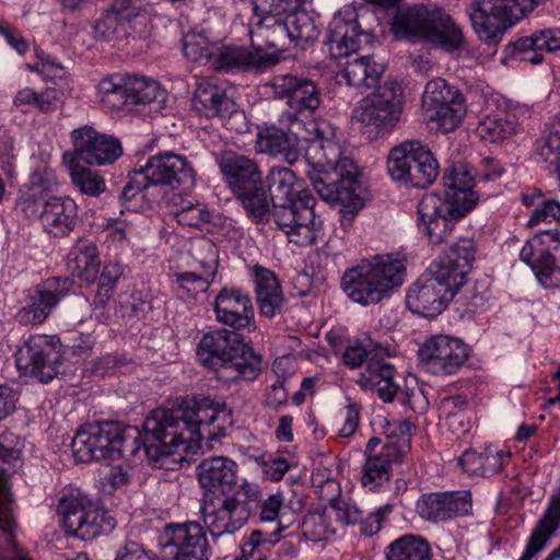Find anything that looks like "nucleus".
Instances as JSON below:
<instances>
[{
	"label": "nucleus",
	"instance_id": "nucleus-46",
	"mask_svg": "<svg viewBox=\"0 0 560 560\" xmlns=\"http://www.w3.org/2000/svg\"><path fill=\"white\" fill-rule=\"evenodd\" d=\"M122 275L124 267L120 264L109 262L103 267L96 279L97 289L93 299L95 308H105Z\"/></svg>",
	"mask_w": 560,
	"mask_h": 560
},
{
	"label": "nucleus",
	"instance_id": "nucleus-42",
	"mask_svg": "<svg viewBox=\"0 0 560 560\" xmlns=\"http://www.w3.org/2000/svg\"><path fill=\"white\" fill-rule=\"evenodd\" d=\"M405 450L398 441L387 436L384 441L380 438H371L365 447L366 460L386 468L392 474L394 465L402 462Z\"/></svg>",
	"mask_w": 560,
	"mask_h": 560
},
{
	"label": "nucleus",
	"instance_id": "nucleus-43",
	"mask_svg": "<svg viewBox=\"0 0 560 560\" xmlns=\"http://www.w3.org/2000/svg\"><path fill=\"white\" fill-rule=\"evenodd\" d=\"M128 105L145 106L163 101L160 84L151 79L127 75Z\"/></svg>",
	"mask_w": 560,
	"mask_h": 560
},
{
	"label": "nucleus",
	"instance_id": "nucleus-8",
	"mask_svg": "<svg viewBox=\"0 0 560 560\" xmlns=\"http://www.w3.org/2000/svg\"><path fill=\"white\" fill-rule=\"evenodd\" d=\"M144 429V423L142 424ZM129 430L124 429L118 422H94L82 425L75 433L71 447L77 462L90 463L101 459H120L126 452L135 455L139 450L138 442L144 446L142 433L132 438L130 445H127ZM145 451V447H143Z\"/></svg>",
	"mask_w": 560,
	"mask_h": 560
},
{
	"label": "nucleus",
	"instance_id": "nucleus-21",
	"mask_svg": "<svg viewBox=\"0 0 560 560\" xmlns=\"http://www.w3.org/2000/svg\"><path fill=\"white\" fill-rule=\"evenodd\" d=\"M469 211L444 202L436 195L424 196L418 203V215L425 229L429 241L433 245L448 242L452 237L455 222Z\"/></svg>",
	"mask_w": 560,
	"mask_h": 560
},
{
	"label": "nucleus",
	"instance_id": "nucleus-16",
	"mask_svg": "<svg viewBox=\"0 0 560 560\" xmlns=\"http://www.w3.org/2000/svg\"><path fill=\"white\" fill-rule=\"evenodd\" d=\"M475 254V242L471 238H460L443 250L424 273L454 298L467 281Z\"/></svg>",
	"mask_w": 560,
	"mask_h": 560
},
{
	"label": "nucleus",
	"instance_id": "nucleus-45",
	"mask_svg": "<svg viewBox=\"0 0 560 560\" xmlns=\"http://www.w3.org/2000/svg\"><path fill=\"white\" fill-rule=\"evenodd\" d=\"M283 25L288 30L289 42L295 45L313 42L317 37V30L312 18L303 10H295L285 15Z\"/></svg>",
	"mask_w": 560,
	"mask_h": 560
},
{
	"label": "nucleus",
	"instance_id": "nucleus-57",
	"mask_svg": "<svg viewBox=\"0 0 560 560\" xmlns=\"http://www.w3.org/2000/svg\"><path fill=\"white\" fill-rule=\"evenodd\" d=\"M174 277L179 287L192 296L206 292L213 278V276H207L205 271L200 270L176 272Z\"/></svg>",
	"mask_w": 560,
	"mask_h": 560
},
{
	"label": "nucleus",
	"instance_id": "nucleus-17",
	"mask_svg": "<svg viewBox=\"0 0 560 560\" xmlns=\"http://www.w3.org/2000/svg\"><path fill=\"white\" fill-rule=\"evenodd\" d=\"M423 368L438 376L453 375L466 363L469 351L460 339L436 335L427 340L419 349Z\"/></svg>",
	"mask_w": 560,
	"mask_h": 560
},
{
	"label": "nucleus",
	"instance_id": "nucleus-51",
	"mask_svg": "<svg viewBox=\"0 0 560 560\" xmlns=\"http://www.w3.org/2000/svg\"><path fill=\"white\" fill-rule=\"evenodd\" d=\"M299 528L306 540L315 542L326 540L335 534L326 514L318 512L307 513L298 525Z\"/></svg>",
	"mask_w": 560,
	"mask_h": 560
},
{
	"label": "nucleus",
	"instance_id": "nucleus-50",
	"mask_svg": "<svg viewBox=\"0 0 560 560\" xmlns=\"http://www.w3.org/2000/svg\"><path fill=\"white\" fill-rule=\"evenodd\" d=\"M462 96V93L448 85L444 79L438 78L427 83L422 102L428 112L433 110L438 106L452 103L453 100Z\"/></svg>",
	"mask_w": 560,
	"mask_h": 560
},
{
	"label": "nucleus",
	"instance_id": "nucleus-18",
	"mask_svg": "<svg viewBox=\"0 0 560 560\" xmlns=\"http://www.w3.org/2000/svg\"><path fill=\"white\" fill-rule=\"evenodd\" d=\"M70 136L73 153H65V160L69 158L89 165H106L114 163L122 154V147L117 138L98 132L92 126L77 128Z\"/></svg>",
	"mask_w": 560,
	"mask_h": 560
},
{
	"label": "nucleus",
	"instance_id": "nucleus-11",
	"mask_svg": "<svg viewBox=\"0 0 560 560\" xmlns=\"http://www.w3.org/2000/svg\"><path fill=\"white\" fill-rule=\"evenodd\" d=\"M547 0H477L469 14L480 40L495 46L505 32Z\"/></svg>",
	"mask_w": 560,
	"mask_h": 560
},
{
	"label": "nucleus",
	"instance_id": "nucleus-59",
	"mask_svg": "<svg viewBox=\"0 0 560 560\" xmlns=\"http://www.w3.org/2000/svg\"><path fill=\"white\" fill-rule=\"evenodd\" d=\"M132 368V361L125 355L108 353L100 358L94 364V373L98 376H106L116 372L128 371Z\"/></svg>",
	"mask_w": 560,
	"mask_h": 560
},
{
	"label": "nucleus",
	"instance_id": "nucleus-13",
	"mask_svg": "<svg viewBox=\"0 0 560 560\" xmlns=\"http://www.w3.org/2000/svg\"><path fill=\"white\" fill-rule=\"evenodd\" d=\"M402 89L396 81L378 84L364 96L354 108L355 119L375 137L388 135L396 127L402 114Z\"/></svg>",
	"mask_w": 560,
	"mask_h": 560
},
{
	"label": "nucleus",
	"instance_id": "nucleus-36",
	"mask_svg": "<svg viewBox=\"0 0 560 560\" xmlns=\"http://www.w3.org/2000/svg\"><path fill=\"white\" fill-rule=\"evenodd\" d=\"M384 72V66L370 55L354 57L343 65L338 78L360 93L375 88Z\"/></svg>",
	"mask_w": 560,
	"mask_h": 560
},
{
	"label": "nucleus",
	"instance_id": "nucleus-47",
	"mask_svg": "<svg viewBox=\"0 0 560 560\" xmlns=\"http://www.w3.org/2000/svg\"><path fill=\"white\" fill-rule=\"evenodd\" d=\"M69 170L73 185L82 194L96 197L105 190L106 185L103 177L98 173L80 165L79 161L69 159Z\"/></svg>",
	"mask_w": 560,
	"mask_h": 560
},
{
	"label": "nucleus",
	"instance_id": "nucleus-25",
	"mask_svg": "<svg viewBox=\"0 0 560 560\" xmlns=\"http://www.w3.org/2000/svg\"><path fill=\"white\" fill-rule=\"evenodd\" d=\"M249 36L253 50L266 55L268 59L262 61V68L276 65L279 52L288 48V30L282 19L254 15L250 21Z\"/></svg>",
	"mask_w": 560,
	"mask_h": 560
},
{
	"label": "nucleus",
	"instance_id": "nucleus-49",
	"mask_svg": "<svg viewBox=\"0 0 560 560\" xmlns=\"http://www.w3.org/2000/svg\"><path fill=\"white\" fill-rule=\"evenodd\" d=\"M516 124L506 117H487L482 120L476 132L483 141L500 143L515 133Z\"/></svg>",
	"mask_w": 560,
	"mask_h": 560
},
{
	"label": "nucleus",
	"instance_id": "nucleus-4",
	"mask_svg": "<svg viewBox=\"0 0 560 560\" xmlns=\"http://www.w3.org/2000/svg\"><path fill=\"white\" fill-rule=\"evenodd\" d=\"M199 362L223 382L254 381L261 372V358L242 331L219 328L202 336L197 347Z\"/></svg>",
	"mask_w": 560,
	"mask_h": 560
},
{
	"label": "nucleus",
	"instance_id": "nucleus-41",
	"mask_svg": "<svg viewBox=\"0 0 560 560\" xmlns=\"http://www.w3.org/2000/svg\"><path fill=\"white\" fill-rule=\"evenodd\" d=\"M387 560H432V550L428 540L421 536L406 534L389 544Z\"/></svg>",
	"mask_w": 560,
	"mask_h": 560
},
{
	"label": "nucleus",
	"instance_id": "nucleus-24",
	"mask_svg": "<svg viewBox=\"0 0 560 560\" xmlns=\"http://www.w3.org/2000/svg\"><path fill=\"white\" fill-rule=\"evenodd\" d=\"M165 538V546L174 548V560H210L205 528L197 522L167 525Z\"/></svg>",
	"mask_w": 560,
	"mask_h": 560
},
{
	"label": "nucleus",
	"instance_id": "nucleus-48",
	"mask_svg": "<svg viewBox=\"0 0 560 560\" xmlns=\"http://www.w3.org/2000/svg\"><path fill=\"white\" fill-rule=\"evenodd\" d=\"M430 113V120L435 121L442 131H453L462 122L466 114L464 96L462 95L453 100L452 103L438 106Z\"/></svg>",
	"mask_w": 560,
	"mask_h": 560
},
{
	"label": "nucleus",
	"instance_id": "nucleus-37",
	"mask_svg": "<svg viewBox=\"0 0 560 560\" xmlns=\"http://www.w3.org/2000/svg\"><path fill=\"white\" fill-rule=\"evenodd\" d=\"M255 293L259 312L266 317H275L284 303L283 293L276 275L264 267L256 266Z\"/></svg>",
	"mask_w": 560,
	"mask_h": 560
},
{
	"label": "nucleus",
	"instance_id": "nucleus-19",
	"mask_svg": "<svg viewBox=\"0 0 560 560\" xmlns=\"http://www.w3.org/2000/svg\"><path fill=\"white\" fill-rule=\"evenodd\" d=\"M58 509L67 530L85 541L110 533L116 525L113 517L93 503L84 505L77 499L66 500Z\"/></svg>",
	"mask_w": 560,
	"mask_h": 560
},
{
	"label": "nucleus",
	"instance_id": "nucleus-30",
	"mask_svg": "<svg viewBox=\"0 0 560 560\" xmlns=\"http://www.w3.org/2000/svg\"><path fill=\"white\" fill-rule=\"evenodd\" d=\"M445 189L444 202L471 211L478 203L479 196L474 190L475 178L470 168L464 163L447 166L442 177Z\"/></svg>",
	"mask_w": 560,
	"mask_h": 560
},
{
	"label": "nucleus",
	"instance_id": "nucleus-40",
	"mask_svg": "<svg viewBox=\"0 0 560 560\" xmlns=\"http://www.w3.org/2000/svg\"><path fill=\"white\" fill-rule=\"evenodd\" d=\"M100 266L98 252L92 243H78L68 255V267L72 275L86 283L96 281Z\"/></svg>",
	"mask_w": 560,
	"mask_h": 560
},
{
	"label": "nucleus",
	"instance_id": "nucleus-55",
	"mask_svg": "<svg viewBox=\"0 0 560 560\" xmlns=\"http://www.w3.org/2000/svg\"><path fill=\"white\" fill-rule=\"evenodd\" d=\"M184 55L194 62H211L214 51L209 48L208 39L200 33H188L183 38Z\"/></svg>",
	"mask_w": 560,
	"mask_h": 560
},
{
	"label": "nucleus",
	"instance_id": "nucleus-26",
	"mask_svg": "<svg viewBox=\"0 0 560 560\" xmlns=\"http://www.w3.org/2000/svg\"><path fill=\"white\" fill-rule=\"evenodd\" d=\"M217 320L232 329L252 332L256 329L250 298L238 289L223 288L215 298Z\"/></svg>",
	"mask_w": 560,
	"mask_h": 560
},
{
	"label": "nucleus",
	"instance_id": "nucleus-60",
	"mask_svg": "<svg viewBox=\"0 0 560 560\" xmlns=\"http://www.w3.org/2000/svg\"><path fill=\"white\" fill-rule=\"evenodd\" d=\"M539 156L555 165L560 180V126L557 125L551 135H547L544 144L538 150Z\"/></svg>",
	"mask_w": 560,
	"mask_h": 560
},
{
	"label": "nucleus",
	"instance_id": "nucleus-9",
	"mask_svg": "<svg viewBox=\"0 0 560 560\" xmlns=\"http://www.w3.org/2000/svg\"><path fill=\"white\" fill-rule=\"evenodd\" d=\"M195 184L196 172L187 159L184 155L165 151L149 158L143 166L133 171L121 191V198L131 200L150 186L186 191Z\"/></svg>",
	"mask_w": 560,
	"mask_h": 560
},
{
	"label": "nucleus",
	"instance_id": "nucleus-2",
	"mask_svg": "<svg viewBox=\"0 0 560 560\" xmlns=\"http://www.w3.org/2000/svg\"><path fill=\"white\" fill-rule=\"evenodd\" d=\"M308 133L311 137L303 138V149L307 164L316 172L310 174L313 187L323 200L341 206L340 224L347 230L364 205L357 178L358 167L318 125L312 124Z\"/></svg>",
	"mask_w": 560,
	"mask_h": 560
},
{
	"label": "nucleus",
	"instance_id": "nucleus-12",
	"mask_svg": "<svg viewBox=\"0 0 560 560\" xmlns=\"http://www.w3.org/2000/svg\"><path fill=\"white\" fill-rule=\"evenodd\" d=\"M387 170L394 180L424 189L436 180L440 165L427 145L408 140L389 151Z\"/></svg>",
	"mask_w": 560,
	"mask_h": 560
},
{
	"label": "nucleus",
	"instance_id": "nucleus-7",
	"mask_svg": "<svg viewBox=\"0 0 560 560\" xmlns=\"http://www.w3.org/2000/svg\"><path fill=\"white\" fill-rule=\"evenodd\" d=\"M215 162L228 187L241 202L247 215L257 223L268 222L269 200L257 162L231 150L218 154Z\"/></svg>",
	"mask_w": 560,
	"mask_h": 560
},
{
	"label": "nucleus",
	"instance_id": "nucleus-62",
	"mask_svg": "<svg viewBox=\"0 0 560 560\" xmlns=\"http://www.w3.org/2000/svg\"><path fill=\"white\" fill-rule=\"evenodd\" d=\"M177 222L184 226L201 229L211 221V214L205 208L190 206L176 213Z\"/></svg>",
	"mask_w": 560,
	"mask_h": 560
},
{
	"label": "nucleus",
	"instance_id": "nucleus-15",
	"mask_svg": "<svg viewBox=\"0 0 560 560\" xmlns=\"http://www.w3.org/2000/svg\"><path fill=\"white\" fill-rule=\"evenodd\" d=\"M62 359V345L56 336L33 335L15 353L18 370L40 383H48L60 373Z\"/></svg>",
	"mask_w": 560,
	"mask_h": 560
},
{
	"label": "nucleus",
	"instance_id": "nucleus-3",
	"mask_svg": "<svg viewBox=\"0 0 560 560\" xmlns=\"http://www.w3.org/2000/svg\"><path fill=\"white\" fill-rule=\"evenodd\" d=\"M266 179L272 201L270 215L278 229L290 243L313 245L323 232V221L314 211V197L300 189L294 172L288 167H271Z\"/></svg>",
	"mask_w": 560,
	"mask_h": 560
},
{
	"label": "nucleus",
	"instance_id": "nucleus-27",
	"mask_svg": "<svg viewBox=\"0 0 560 560\" xmlns=\"http://www.w3.org/2000/svg\"><path fill=\"white\" fill-rule=\"evenodd\" d=\"M560 50V28H544L522 36L505 46V57L509 59L540 65L545 52Z\"/></svg>",
	"mask_w": 560,
	"mask_h": 560
},
{
	"label": "nucleus",
	"instance_id": "nucleus-32",
	"mask_svg": "<svg viewBox=\"0 0 560 560\" xmlns=\"http://www.w3.org/2000/svg\"><path fill=\"white\" fill-rule=\"evenodd\" d=\"M39 219L44 230L52 236H67L78 225L77 203L69 197H51L44 202Z\"/></svg>",
	"mask_w": 560,
	"mask_h": 560
},
{
	"label": "nucleus",
	"instance_id": "nucleus-38",
	"mask_svg": "<svg viewBox=\"0 0 560 560\" xmlns=\"http://www.w3.org/2000/svg\"><path fill=\"white\" fill-rule=\"evenodd\" d=\"M266 55L240 46L218 48L212 56L211 67L218 71L261 69Z\"/></svg>",
	"mask_w": 560,
	"mask_h": 560
},
{
	"label": "nucleus",
	"instance_id": "nucleus-23",
	"mask_svg": "<svg viewBox=\"0 0 560 560\" xmlns=\"http://www.w3.org/2000/svg\"><path fill=\"white\" fill-rule=\"evenodd\" d=\"M472 498L468 490L432 492L421 495L417 512L429 522H446L471 513Z\"/></svg>",
	"mask_w": 560,
	"mask_h": 560
},
{
	"label": "nucleus",
	"instance_id": "nucleus-56",
	"mask_svg": "<svg viewBox=\"0 0 560 560\" xmlns=\"http://www.w3.org/2000/svg\"><path fill=\"white\" fill-rule=\"evenodd\" d=\"M288 528V526H285L282 521L278 522V527L275 532H272L269 537H267L266 534L262 533V539H265L262 541L266 542V541H269V542H277V541H280V539L282 538L283 541L281 542L280 547H279V553L283 557H288V558H293L295 556H298L299 553V545H300V541H301V537H300V534L298 532H291L287 535H281V533L283 530H285Z\"/></svg>",
	"mask_w": 560,
	"mask_h": 560
},
{
	"label": "nucleus",
	"instance_id": "nucleus-39",
	"mask_svg": "<svg viewBox=\"0 0 560 560\" xmlns=\"http://www.w3.org/2000/svg\"><path fill=\"white\" fill-rule=\"evenodd\" d=\"M560 526V494L552 497L541 518L533 529L526 548L518 560H532L541 551Z\"/></svg>",
	"mask_w": 560,
	"mask_h": 560
},
{
	"label": "nucleus",
	"instance_id": "nucleus-44",
	"mask_svg": "<svg viewBox=\"0 0 560 560\" xmlns=\"http://www.w3.org/2000/svg\"><path fill=\"white\" fill-rule=\"evenodd\" d=\"M97 94L100 102L110 109H120L127 106V75L114 74L103 79L97 85Z\"/></svg>",
	"mask_w": 560,
	"mask_h": 560
},
{
	"label": "nucleus",
	"instance_id": "nucleus-61",
	"mask_svg": "<svg viewBox=\"0 0 560 560\" xmlns=\"http://www.w3.org/2000/svg\"><path fill=\"white\" fill-rule=\"evenodd\" d=\"M330 506L337 511V518L346 525H360L363 522L364 511L353 502H342L336 498L329 499Z\"/></svg>",
	"mask_w": 560,
	"mask_h": 560
},
{
	"label": "nucleus",
	"instance_id": "nucleus-64",
	"mask_svg": "<svg viewBox=\"0 0 560 560\" xmlns=\"http://www.w3.org/2000/svg\"><path fill=\"white\" fill-rule=\"evenodd\" d=\"M552 220H560V202L555 199H542L533 211L528 224L536 225Z\"/></svg>",
	"mask_w": 560,
	"mask_h": 560
},
{
	"label": "nucleus",
	"instance_id": "nucleus-22",
	"mask_svg": "<svg viewBox=\"0 0 560 560\" xmlns=\"http://www.w3.org/2000/svg\"><path fill=\"white\" fill-rule=\"evenodd\" d=\"M351 15L348 19L341 15L334 16L330 22L326 43L330 56L335 59L364 50L374 43V34L362 28L357 14Z\"/></svg>",
	"mask_w": 560,
	"mask_h": 560
},
{
	"label": "nucleus",
	"instance_id": "nucleus-63",
	"mask_svg": "<svg viewBox=\"0 0 560 560\" xmlns=\"http://www.w3.org/2000/svg\"><path fill=\"white\" fill-rule=\"evenodd\" d=\"M284 498L281 492L269 494L266 499L259 497V520L261 522L281 521L280 511L283 506Z\"/></svg>",
	"mask_w": 560,
	"mask_h": 560
},
{
	"label": "nucleus",
	"instance_id": "nucleus-53",
	"mask_svg": "<svg viewBox=\"0 0 560 560\" xmlns=\"http://www.w3.org/2000/svg\"><path fill=\"white\" fill-rule=\"evenodd\" d=\"M191 255L198 265L200 271L207 276H215L218 269V248L215 244L208 238H199L191 247Z\"/></svg>",
	"mask_w": 560,
	"mask_h": 560
},
{
	"label": "nucleus",
	"instance_id": "nucleus-52",
	"mask_svg": "<svg viewBox=\"0 0 560 560\" xmlns=\"http://www.w3.org/2000/svg\"><path fill=\"white\" fill-rule=\"evenodd\" d=\"M382 349L383 347L375 345L371 339L353 340L346 346L342 362L349 369H357L363 363L368 364V361Z\"/></svg>",
	"mask_w": 560,
	"mask_h": 560
},
{
	"label": "nucleus",
	"instance_id": "nucleus-54",
	"mask_svg": "<svg viewBox=\"0 0 560 560\" xmlns=\"http://www.w3.org/2000/svg\"><path fill=\"white\" fill-rule=\"evenodd\" d=\"M302 2L303 0H253L252 5L255 16L282 19L300 9Z\"/></svg>",
	"mask_w": 560,
	"mask_h": 560
},
{
	"label": "nucleus",
	"instance_id": "nucleus-33",
	"mask_svg": "<svg viewBox=\"0 0 560 560\" xmlns=\"http://www.w3.org/2000/svg\"><path fill=\"white\" fill-rule=\"evenodd\" d=\"M197 475L202 488L220 490L222 494L233 492L237 481V465L224 456L205 458L197 466Z\"/></svg>",
	"mask_w": 560,
	"mask_h": 560
},
{
	"label": "nucleus",
	"instance_id": "nucleus-5",
	"mask_svg": "<svg viewBox=\"0 0 560 560\" xmlns=\"http://www.w3.org/2000/svg\"><path fill=\"white\" fill-rule=\"evenodd\" d=\"M405 273L402 259L393 254H378L348 269L341 285L351 301L366 306L389 298L404 283Z\"/></svg>",
	"mask_w": 560,
	"mask_h": 560
},
{
	"label": "nucleus",
	"instance_id": "nucleus-28",
	"mask_svg": "<svg viewBox=\"0 0 560 560\" xmlns=\"http://www.w3.org/2000/svg\"><path fill=\"white\" fill-rule=\"evenodd\" d=\"M142 11L137 0H113L94 25L95 36L105 40L126 37Z\"/></svg>",
	"mask_w": 560,
	"mask_h": 560
},
{
	"label": "nucleus",
	"instance_id": "nucleus-14",
	"mask_svg": "<svg viewBox=\"0 0 560 560\" xmlns=\"http://www.w3.org/2000/svg\"><path fill=\"white\" fill-rule=\"evenodd\" d=\"M267 88L276 100L284 101L288 109L283 113L291 128L313 118L322 103L318 85L311 79L298 73H281L273 75Z\"/></svg>",
	"mask_w": 560,
	"mask_h": 560
},
{
	"label": "nucleus",
	"instance_id": "nucleus-1",
	"mask_svg": "<svg viewBox=\"0 0 560 560\" xmlns=\"http://www.w3.org/2000/svg\"><path fill=\"white\" fill-rule=\"evenodd\" d=\"M233 422V411L225 404L203 395L182 398L172 408H158L145 418V455L158 463L179 446L212 448L211 442L225 436Z\"/></svg>",
	"mask_w": 560,
	"mask_h": 560
},
{
	"label": "nucleus",
	"instance_id": "nucleus-6",
	"mask_svg": "<svg viewBox=\"0 0 560 560\" xmlns=\"http://www.w3.org/2000/svg\"><path fill=\"white\" fill-rule=\"evenodd\" d=\"M395 11L392 27L396 36L421 39L447 51L464 45V34L452 18L441 8L415 4L392 8Z\"/></svg>",
	"mask_w": 560,
	"mask_h": 560
},
{
	"label": "nucleus",
	"instance_id": "nucleus-31",
	"mask_svg": "<svg viewBox=\"0 0 560 560\" xmlns=\"http://www.w3.org/2000/svg\"><path fill=\"white\" fill-rule=\"evenodd\" d=\"M386 349L378 350L368 361L364 372L359 375L357 383L366 390H375L384 402L395 398L399 385L395 382V368L385 361Z\"/></svg>",
	"mask_w": 560,
	"mask_h": 560
},
{
	"label": "nucleus",
	"instance_id": "nucleus-20",
	"mask_svg": "<svg viewBox=\"0 0 560 560\" xmlns=\"http://www.w3.org/2000/svg\"><path fill=\"white\" fill-rule=\"evenodd\" d=\"M71 289V280L66 277H52L28 291L26 304L16 313L22 325L44 323L52 310L65 299Z\"/></svg>",
	"mask_w": 560,
	"mask_h": 560
},
{
	"label": "nucleus",
	"instance_id": "nucleus-35",
	"mask_svg": "<svg viewBox=\"0 0 560 560\" xmlns=\"http://www.w3.org/2000/svg\"><path fill=\"white\" fill-rule=\"evenodd\" d=\"M255 149L259 153L281 156L289 164L295 163L300 156L296 131L289 135L276 126L259 128Z\"/></svg>",
	"mask_w": 560,
	"mask_h": 560
},
{
	"label": "nucleus",
	"instance_id": "nucleus-34",
	"mask_svg": "<svg viewBox=\"0 0 560 560\" xmlns=\"http://www.w3.org/2000/svg\"><path fill=\"white\" fill-rule=\"evenodd\" d=\"M191 102L194 109L207 118L223 117L234 107L225 88L212 78L197 83Z\"/></svg>",
	"mask_w": 560,
	"mask_h": 560
},
{
	"label": "nucleus",
	"instance_id": "nucleus-10",
	"mask_svg": "<svg viewBox=\"0 0 560 560\" xmlns=\"http://www.w3.org/2000/svg\"><path fill=\"white\" fill-rule=\"evenodd\" d=\"M259 505V488L254 483L243 482L231 494L205 501L201 512L210 534L221 537L238 532L256 513Z\"/></svg>",
	"mask_w": 560,
	"mask_h": 560
},
{
	"label": "nucleus",
	"instance_id": "nucleus-58",
	"mask_svg": "<svg viewBox=\"0 0 560 560\" xmlns=\"http://www.w3.org/2000/svg\"><path fill=\"white\" fill-rule=\"evenodd\" d=\"M558 266V255L552 254L550 249L540 247L536 260L532 265V270L540 282L547 283L556 272H559Z\"/></svg>",
	"mask_w": 560,
	"mask_h": 560
},
{
	"label": "nucleus",
	"instance_id": "nucleus-29",
	"mask_svg": "<svg viewBox=\"0 0 560 560\" xmlns=\"http://www.w3.org/2000/svg\"><path fill=\"white\" fill-rule=\"evenodd\" d=\"M453 299L432 278L422 273L409 288L406 304L412 313L432 318L441 314Z\"/></svg>",
	"mask_w": 560,
	"mask_h": 560
}]
</instances>
